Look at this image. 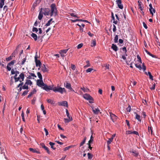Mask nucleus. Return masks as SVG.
Masks as SVG:
<instances>
[{"label": "nucleus", "mask_w": 160, "mask_h": 160, "mask_svg": "<svg viewBox=\"0 0 160 160\" xmlns=\"http://www.w3.org/2000/svg\"><path fill=\"white\" fill-rule=\"evenodd\" d=\"M28 90H25L23 92L22 94V96H24L27 94L28 92Z\"/></svg>", "instance_id": "nucleus-40"}, {"label": "nucleus", "mask_w": 160, "mask_h": 160, "mask_svg": "<svg viewBox=\"0 0 160 160\" xmlns=\"http://www.w3.org/2000/svg\"><path fill=\"white\" fill-rule=\"evenodd\" d=\"M83 45V44L82 43H80L78 44L77 46L78 49H80L82 47Z\"/></svg>", "instance_id": "nucleus-47"}, {"label": "nucleus", "mask_w": 160, "mask_h": 160, "mask_svg": "<svg viewBox=\"0 0 160 160\" xmlns=\"http://www.w3.org/2000/svg\"><path fill=\"white\" fill-rule=\"evenodd\" d=\"M135 66L136 67V68H138V69L139 70H141L142 69V67H141V65H140L139 64H138L137 63H135Z\"/></svg>", "instance_id": "nucleus-28"}, {"label": "nucleus", "mask_w": 160, "mask_h": 160, "mask_svg": "<svg viewBox=\"0 0 160 160\" xmlns=\"http://www.w3.org/2000/svg\"><path fill=\"white\" fill-rule=\"evenodd\" d=\"M96 40L95 39H93L92 40V42L91 44V46L92 47L96 45Z\"/></svg>", "instance_id": "nucleus-31"}, {"label": "nucleus", "mask_w": 160, "mask_h": 160, "mask_svg": "<svg viewBox=\"0 0 160 160\" xmlns=\"http://www.w3.org/2000/svg\"><path fill=\"white\" fill-rule=\"evenodd\" d=\"M13 53L12 55V56H9V57H8V58H6V60L8 61H9L10 60H11L12 59V57L13 56Z\"/></svg>", "instance_id": "nucleus-36"}, {"label": "nucleus", "mask_w": 160, "mask_h": 160, "mask_svg": "<svg viewBox=\"0 0 160 160\" xmlns=\"http://www.w3.org/2000/svg\"><path fill=\"white\" fill-rule=\"evenodd\" d=\"M37 4L36 3V2H34V3L32 5V7L34 8L38 4Z\"/></svg>", "instance_id": "nucleus-51"}, {"label": "nucleus", "mask_w": 160, "mask_h": 160, "mask_svg": "<svg viewBox=\"0 0 160 160\" xmlns=\"http://www.w3.org/2000/svg\"><path fill=\"white\" fill-rule=\"evenodd\" d=\"M129 152L132 153V155L135 157H137L139 155V152L135 150L131 149L129 150Z\"/></svg>", "instance_id": "nucleus-5"}, {"label": "nucleus", "mask_w": 160, "mask_h": 160, "mask_svg": "<svg viewBox=\"0 0 160 160\" xmlns=\"http://www.w3.org/2000/svg\"><path fill=\"white\" fill-rule=\"evenodd\" d=\"M142 69L143 70V71L144 72L145 71L146 69V66H145V65H144V63H143L142 64Z\"/></svg>", "instance_id": "nucleus-48"}, {"label": "nucleus", "mask_w": 160, "mask_h": 160, "mask_svg": "<svg viewBox=\"0 0 160 160\" xmlns=\"http://www.w3.org/2000/svg\"><path fill=\"white\" fill-rule=\"evenodd\" d=\"M43 13L42 12V8H41L40 10L39 14L38 16V18L39 20H41L42 18L43 17Z\"/></svg>", "instance_id": "nucleus-13"}, {"label": "nucleus", "mask_w": 160, "mask_h": 160, "mask_svg": "<svg viewBox=\"0 0 160 160\" xmlns=\"http://www.w3.org/2000/svg\"><path fill=\"white\" fill-rule=\"evenodd\" d=\"M52 18L50 19L48 22L46 24L45 26H48L50 25L51 23V22L52 21Z\"/></svg>", "instance_id": "nucleus-29"}, {"label": "nucleus", "mask_w": 160, "mask_h": 160, "mask_svg": "<svg viewBox=\"0 0 160 160\" xmlns=\"http://www.w3.org/2000/svg\"><path fill=\"white\" fill-rule=\"evenodd\" d=\"M81 89L83 90L84 92H87L88 91V89H85L84 88H81Z\"/></svg>", "instance_id": "nucleus-56"}, {"label": "nucleus", "mask_w": 160, "mask_h": 160, "mask_svg": "<svg viewBox=\"0 0 160 160\" xmlns=\"http://www.w3.org/2000/svg\"><path fill=\"white\" fill-rule=\"evenodd\" d=\"M155 84L154 83L152 87H151L150 88V89L151 90H154L155 88Z\"/></svg>", "instance_id": "nucleus-59"}, {"label": "nucleus", "mask_w": 160, "mask_h": 160, "mask_svg": "<svg viewBox=\"0 0 160 160\" xmlns=\"http://www.w3.org/2000/svg\"><path fill=\"white\" fill-rule=\"evenodd\" d=\"M37 85L38 87H41L43 89L45 90L47 92H48L52 89L51 86H47L46 84H44L42 81V80H37Z\"/></svg>", "instance_id": "nucleus-1"}, {"label": "nucleus", "mask_w": 160, "mask_h": 160, "mask_svg": "<svg viewBox=\"0 0 160 160\" xmlns=\"http://www.w3.org/2000/svg\"><path fill=\"white\" fill-rule=\"evenodd\" d=\"M10 66H9V65L8 64L7 66V68L9 71H10L11 70V68L10 67Z\"/></svg>", "instance_id": "nucleus-55"}, {"label": "nucleus", "mask_w": 160, "mask_h": 160, "mask_svg": "<svg viewBox=\"0 0 160 160\" xmlns=\"http://www.w3.org/2000/svg\"><path fill=\"white\" fill-rule=\"evenodd\" d=\"M122 50H123V51L124 52H125V53H126V52H127V50H126V47H123L122 48Z\"/></svg>", "instance_id": "nucleus-58"}, {"label": "nucleus", "mask_w": 160, "mask_h": 160, "mask_svg": "<svg viewBox=\"0 0 160 160\" xmlns=\"http://www.w3.org/2000/svg\"><path fill=\"white\" fill-rule=\"evenodd\" d=\"M148 130L149 132L150 131L151 132V134L152 135V128L151 127H148Z\"/></svg>", "instance_id": "nucleus-42"}, {"label": "nucleus", "mask_w": 160, "mask_h": 160, "mask_svg": "<svg viewBox=\"0 0 160 160\" xmlns=\"http://www.w3.org/2000/svg\"><path fill=\"white\" fill-rule=\"evenodd\" d=\"M44 148L45 149V150H46L47 151V153L48 154H50V152H49V149H48V148L46 146Z\"/></svg>", "instance_id": "nucleus-44"}, {"label": "nucleus", "mask_w": 160, "mask_h": 160, "mask_svg": "<svg viewBox=\"0 0 160 160\" xmlns=\"http://www.w3.org/2000/svg\"><path fill=\"white\" fill-rule=\"evenodd\" d=\"M83 97L85 99L88 100L90 99V98H91L92 97L89 94L86 93L83 95Z\"/></svg>", "instance_id": "nucleus-17"}, {"label": "nucleus", "mask_w": 160, "mask_h": 160, "mask_svg": "<svg viewBox=\"0 0 160 160\" xmlns=\"http://www.w3.org/2000/svg\"><path fill=\"white\" fill-rule=\"evenodd\" d=\"M51 12L50 14V16L53 15H56L57 13V10L56 8V5L55 4L53 3L51 5Z\"/></svg>", "instance_id": "nucleus-3"}, {"label": "nucleus", "mask_w": 160, "mask_h": 160, "mask_svg": "<svg viewBox=\"0 0 160 160\" xmlns=\"http://www.w3.org/2000/svg\"><path fill=\"white\" fill-rule=\"evenodd\" d=\"M21 83L19 84L18 86H17V88H18L19 87H22V85L23 84V82H21Z\"/></svg>", "instance_id": "nucleus-53"}, {"label": "nucleus", "mask_w": 160, "mask_h": 160, "mask_svg": "<svg viewBox=\"0 0 160 160\" xmlns=\"http://www.w3.org/2000/svg\"><path fill=\"white\" fill-rule=\"evenodd\" d=\"M138 3L139 9H140L141 11H142L143 10V5L142 2L140 0L138 1Z\"/></svg>", "instance_id": "nucleus-15"}, {"label": "nucleus", "mask_w": 160, "mask_h": 160, "mask_svg": "<svg viewBox=\"0 0 160 160\" xmlns=\"http://www.w3.org/2000/svg\"><path fill=\"white\" fill-rule=\"evenodd\" d=\"M92 70L93 69L92 68H88L86 70V72H91Z\"/></svg>", "instance_id": "nucleus-45"}, {"label": "nucleus", "mask_w": 160, "mask_h": 160, "mask_svg": "<svg viewBox=\"0 0 160 160\" xmlns=\"http://www.w3.org/2000/svg\"><path fill=\"white\" fill-rule=\"evenodd\" d=\"M86 63H87V65L84 66V67L85 68H86L90 66V63H89V61L87 60L86 61Z\"/></svg>", "instance_id": "nucleus-32"}, {"label": "nucleus", "mask_w": 160, "mask_h": 160, "mask_svg": "<svg viewBox=\"0 0 160 160\" xmlns=\"http://www.w3.org/2000/svg\"><path fill=\"white\" fill-rule=\"evenodd\" d=\"M70 14H71V16L72 17H74L75 18H78V17H77V16L76 15H75L74 13H72Z\"/></svg>", "instance_id": "nucleus-60"}, {"label": "nucleus", "mask_w": 160, "mask_h": 160, "mask_svg": "<svg viewBox=\"0 0 160 160\" xmlns=\"http://www.w3.org/2000/svg\"><path fill=\"white\" fill-rule=\"evenodd\" d=\"M38 57L36 56L35 57V61L36 63V66L38 67H39L41 68V63L39 60H38L37 59Z\"/></svg>", "instance_id": "nucleus-8"}, {"label": "nucleus", "mask_w": 160, "mask_h": 160, "mask_svg": "<svg viewBox=\"0 0 160 160\" xmlns=\"http://www.w3.org/2000/svg\"><path fill=\"white\" fill-rule=\"evenodd\" d=\"M149 11L150 13L152 15H153V13H155V11L154 9L153 8L152 5L151 3L149 4Z\"/></svg>", "instance_id": "nucleus-11"}, {"label": "nucleus", "mask_w": 160, "mask_h": 160, "mask_svg": "<svg viewBox=\"0 0 160 160\" xmlns=\"http://www.w3.org/2000/svg\"><path fill=\"white\" fill-rule=\"evenodd\" d=\"M143 26L145 28L147 29L148 28V27H147V26L146 24H145V22H143Z\"/></svg>", "instance_id": "nucleus-63"}, {"label": "nucleus", "mask_w": 160, "mask_h": 160, "mask_svg": "<svg viewBox=\"0 0 160 160\" xmlns=\"http://www.w3.org/2000/svg\"><path fill=\"white\" fill-rule=\"evenodd\" d=\"M22 88L23 89H27L28 90V85H27L26 84V83H25V84L22 86Z\"/></svg>", "instance_id": "nucleus-34"}, {"label": "nucleus", "mask_w": 160, "mask_h": 160, "mask_svg": "<svg viewBox=\"0 0 160 160\" xmlns=\"http://www.w3.org/2000/svg\"><path fill=\"white\" fill-rule=\"evenodd\" d=\"M118 35H115V37L114 38V42L115 43L118 42Z\"/></svg>", "instance_id": "nucleus-35"}, {"label": "nucleus", "mask_w": 160, "mask_h": 160, "mask_svg": "<svg viewBox=\"0 0 160 160\" xmlns=\"http://www.w3.org/2000/svg\"><path fill=\"white\" fill-rule=\"evenodd\" d=\"M32 31L33 32H35L36 33L38 32V28L35 27H33L32 29Z\"/></svg>", "instance_id": "nucleus-41"}, {"label": "nucleus", "mask_w": 160, "mask_h": 160, "mask_svg": "<svg viewBox=\"0 0 160 160\" xmlns=\"http://www.w3.org/2000/svg\"><path fill=\"white\" fill-rule=\"evenodd\" d=\"M93 137L92 135H91V137H90V139L88 141L89 143H91L93 141Z\"/></svg>", "instance_id": "nucleus-43"}, {"label": "nucleus", "mask_w": 160, "mask_h": 160, "mask_svg": "<svg viewBox=\"0 0 160 160\" xmlns=\"http://www.w3.org/2000/svg\"><path fill=\"white\" fill-rule=\"evenodd\" d=\"M68 50V49L60 50L59 53L61 54V56L63 57L65 56V54L66 53Z\"/></svg>", "instance_id": "nucleus-9"}, {"label": "nucleus", "mask_w": 160, "mask_h": 160, "mask_svg": "<svg viewBox=\"0 0 160 160\" xmlns=\"http://www.w3.org/2000/svg\"><path fill=\"white\" fill-rule=\"evenodd\" d=\"M75 66L74 65L72 64L71 65V68L73 70H74L75 69Z\"/></svg>", "instance_id": "nucleus-64"}, {"label": "nucleus", "mask_w": 160, "mask_h": 160, "mask_svg": "<svg viewBox=\"0 0 160 160\" xmlns=\"http://www.w3.org/2000/svg\"><path fill=\"white\" fill-rule=\"evenodd\" d=\"M36 92V90L35 89H34L31 92H30V94L32 95L34 94H35Z\"/></svg>", "instance_id": "nucleus-46"}, {"label": "nucleus", "mask_w": 160, "mask_h": 160, "mask_svg": "<svg viewBox=\"0 0 160 160\" xmlns=\"http://www.w3.org/2000/svg\"><path fill=\"white\" fill-rule=\"evenodd\" d=\"M50 12L49 9L48 8H42V12L44 15L45 16H48Z\"/></svg>", "instance_id": "nucleus-7"}, {"label": "nucleus", "mask_w": 160, "mask_h": 160, "mask_svg": "<svg viewBox=\"0 0 160 160\" xmlns=\"http://www.w3.org/2000/svg\"><path fill=\"white\" fill-rule=\"evenodd\" d=\"M86 139V137H85L84 138L83 140L80 143V147L82 146L85 143Z\"/></svg>", "instance_id": "nucleus-26"}, {"label": "nucleus", "mask_w": 160, "mask_h": 160, "mask_svg": "<svg viewBox=\"0 0 160 160\" xmlns=\"http://www.w3.org/2000/svg\"><path fill=\"white\" fill-rule=\"evenodd\" d=\"M47 101L48 103H53V101H52V100L50 99H48L47 100Z\"/></svg>", "instance_id": "nucleus-54"}, {"label": "nucleus", "mask_w": 160, "mask_h": 160, "mask_svg": "<svg viewBox=\"0 0 160 160\" xmlns=\"http://www.w3.org/2000/svg\"><path fill=\"white\" fill-rule=\"evenodd\" d=\"M31 36L34 38L35 41H36L37 40V36L36 34L32 33L31 34Z\"/></svg>", "instance_id": "nucleus-23"}, {"label": "nucleus", "mask_w": 160, "mask_h": 160, "mask_svg": "<svg viewBox=\"0 0 160 160\" xmlns=\"http://www.w3.org/2000/svg\"><path fill=\"white\" fill-rule=\"evenodd\" d=\"M29 150L32 152L36 153L38 154H40V152L39 151H37L35 149H34L32 148H29Z\"/></svg>", "instance_id": "nucleus-16"}, {"label": "nucleus", "mask_w": 160, "mask_h": 160, "mask_svg": "<svg viewBox=\"0 0 160 160\" xmlns=\"http://www.w3.org/2000/svg\"><path fill=\"white\" fill-rule=\"evenodd\" d=\"M52 89L50 90H52L54 92H58L62 94L64 92H66L65 89L64 88H62L61 87H54L53 88V86H51Z\"/></svg>", "instance_id": "nucleus-2"}, {"label": "nucleus", "mask_w": 160, "mask_h": 160, "mask_svg": "<svg viewBox=\"0 0 160 160\" xmlns=\"http://www.w3.org/2000/svg\"><path fill=\"white\" fill-rule=\"evenodd\" d=\"M29 74L31 76L36 77V76L34 73H30Z\"/></svg>", "instance_id": "nucleus-62"}, {"label": "nucleus", "mask_w": 160, "mask_h": 160, "mask_svg": "<svg viewBox=\"0 0 160 160\" xmlns=\"http://www.w3.org/2000/svg\"><path fill=\"white\" fill-rule=\"evenodd\" d=\"M5 0H0V8H2L5 4Z\"/></svg>", "instance_id": "nucleus-21"}, {"label": "nucleus", "mask_w": 160, "mask_h": 160, "mask_svg": "<svg viewBox=\"0 0 160 160\" xmlns=\"http://www.w3.org/2000/svg\"><path fill=\"white\" fill-rule=\"evenodd\" d=\"M112 138H110L108 139V140L107 142V145H109L110 144L111 142H112L113 141Z\"/></svg>", "instance_id": "nucleus-30"}, {"label": "nucleus", "mask_w": 160, "mask_h": 160, "mask_svg": "<svg viewBox=\"0 0 160 160\" xmlns=\"http://www.w3.org/2000/svg\"><path fill=\"white\" fill-rule=\"evenodd\" d=\"M41 70L43 72H47L48 71V69L46 68L44 64H43L42 66Z\"/></svg>", "instance_id": "nucleus-19"}, {"label": "nucleus", "mask_w": 160, "mask_h": 160, "mask_svg": "<svg viewBox=\"0 0 160 160\" xmlns=\"http://www.w3.org/2000/svg\"><path fill=\"white\" fill-rule=\"evenodd\" d=\"M111 48L114 51L116 52L118 50V47L116 45L112 44V45Z\"/></svg>", "instance_id": "nucleus-18"}, {"label": "nucleus", "mask_w": 160, "mask_h": 160, "mask_svg": "<svg viewBox=\"0 0 160 160\" xmlns=\"http://www.w3.org/2000/svg\"><path fill=\"white\" fill-rule=\"evenodd\" d=\"M19 78L20 82H21L22 81H23L24 78V75L23 73H21L19 75Z\"/></svg>", "instance_id": "nucleus-14"}, {"label": "nucleus", "mask_w": 160, "mask_h": 160, "mask_svg": "<svg viewBox=\"0 0 160 160\" xmlns=\"http://www.w3.org/2000/svg\"><path fill=\"white\" fill-rule=\"evenodd\" d=\"M88 100L89 103H93V99L92 97H91V98H90V99Z\"/></svg>", "instance_id": "nucleus-49"}, {"label": "nucleus", "mask_w": 160, "mask_h": 160, "mask_svg": "<svg viewBox=\"0 0 160 160\" xmlns=\"http://www.w3.org/2000/svg\"><path fill=\"white\" fill-rule=\"evenodd\" d=\"M37 75H38V77L40 79L39 80H42V75L40 72H37Z\"/></svg>", "instance_id": "nucleus-33"}, {"label": "nucleus", "mask_w": 160, "mask_h": 160, "mask_svg": "<svg viewBox=\"0 0 160 160\" xmlns=\"http://www.w3.org/2000/svg\"><path fill=\"white\" fill-rule=\"evenodd\" d=\"M26 58H24L23 59H22V62H21V64L22 65H23L25 63V62L26 61Z\"/></svg>", "instance_id": "nucleus-52"}, {"label": "nucleus", "mask_w": 160, "mask_h": 160, "mask_svg": "<svg viewBox=\"0 0 160 160\" xmlns=\"http://www.w3.org/2000/svg\"><path fill=\"white\" fill-rule=\"evenodd\" d=\"M59 105L64 107L66 106L67 107L68 103L67 101H64L59 103Z\"/></svg>", "instance_id": "nucleus-20"}, {"label": "nucleus", "mask_w": 160, "mask_h": 160, "mask_svg": "<svg viewBox=\"0 0 160 160\" xmlns=\"http://www.w3.org/2000/svg\"><path fill=\"white\" fill-rule=\"evenodd\" d=\"M116 2L118 8L121 9H122L123 8V6L122 4L121 0H116Z\"/></svg>", "instance_id": "nucleus-10"}, {"label": "nucleus", "mask_w": 160, "mask_h": 160, "mask_svg": "<svg viewBox=\"0 0 160 160\" xmlns=\"http://www.w3.org/2000/svg\"><path fill=\"white\" fill-rule=\"evenodd\" d=\"M148 75L149 76L150 79L152 80H153V77L151 75V73L150 72H148Z\"/></svg>", "instance_id": "nucleus-37"}, {"label": "nucleus", "mask_w": 160, "mask_h": 160, "mask_svg": "<svg viewBox=\"0 0 160 160\" xmlns=\"http://www.w3.org/2000/svg\"><path fill=\"white\" fill-rule=\"evenodd\" d=\"M113 31L114 32H115L116 31V28L115 25L114 24L113 25Z\"/></svg>", "instance_id": "nucleus-57"}, {"label": "nucleus", "mask_w": 160, "mask_h": 160, "mask_svg": "<svg viewBox=\"0 0 160 160\" xmlns=\"http://www.w3.org/2000/svg\"><path fill=\"white\" fill-rule=\"evenodd\" d=\"M111 118L113 122H114L117 119L118 117L115 114L109 112Z\"/></svg>", "instance_id": "nucleus-6"}, {"label": "nucleus", "mask_w": 160, "mask_h": 160, "mask_svg": "<svg viewBox=\"0 0 160 160\" xmlns=\"http://www.w3.org/2000/svg\"><path fill=\"white\" fill-rule=\"evenodd\" d=\"M26 84L27 85H29L30 86L32 85V82L30 80L28 79H26Z\"/></svg>", "instance_id": "nucleus-22"}, {"label": "nucleus", "mask_w": 160, "mask_h": 160, "mask_svg": "<svg viewBox=\"0 0 160 160\" xmlns=\"http://www.w3.org/2000/svg\"><path fill=\"white\" fill-rule=\"evenodd\" d=\"M66 113L68 118H64V121L65 122L67 123L72 121V118L71 116L70 117L68 111H66Z\"/></svg>", "instance_id": "nucleus-4"}, {"label": "nucleus", "mask_w": 160, "mask_h": 160, "mask_svg": "<svg viewBox=\"0 0 160 160\" xmlns=\"http://www.w3.org/2000/svg\"><path fill=\"white\" fill-rule=\"evenodd\" d=\"M11 73L12 75L15 74V71L13 69H12L11 70Z\"/></svg>", "instance_id": "nucleus-61"}, {"label": "nucleus", "mask_w": 160, "mask_h": 160, "mask_svg": "<svg viewBox=\"0 0 160 160\" xmlns=\"http://www.w3.org/2000/svg\"><path fill=\"white\" fill-rule=\"evenodd\" d=\"M135 113L136 114V115L135 118V119H137V120H138V121L141 122V120L140 119V115H138L137 113H136L135 112Z\"/></svg>", "instance_id": "nucleus-24"}, {"label": "nucleus", "mask_w": 160, "mask_h": 160, "mask_svg": "<svg viewBox=\"0 0 160 160\" xmlns=\"http://www.w3.org/2000/svg\"><path fill=\"white\" fill-rule=\"evenodd\" d=\"M72 145H71V146H68V147H65V148H64V150L65 151H67V150H68L69 148H70L72 147Z\"/></svg>", "instance_id": "nucleus-39"}, {"label": "nucleus", "mask_w": 160, "mask_h": 160, "mask_svg": "<svg viewBox=\"0 0 160 160\" xmlns=\"http://www.w3.org/2000/svg\"><path fill=\"white\" fill-rule=\"evenodd\" d=\"M49 145L51 146V148L53 149V150H55L56 149V147L54 146V145H55V143H54L52 142H50L49 143Z\"/></svg>", "instance_id": "nucleus-25"}, {"label": "nucleus", "mask_w": 160, "mask_h": 160, "mask_svg": "<svg viewBox=\"0 0 160 160\" xmlns=\"http://www.w3.org/2000/svg\"><path fill=\"white\" fill-rule=\"evenodd\" d=\"M15 62L16 61L15 60H13L12 61H11L10 62H9L8 64V65H9V66H13Z\"/></svg>", "instance_id": "nucleus-27"}, {"label": "nucleus", "mask_w": 160, "mask_h": 160, "mask_svg": "<svg viewBox=\"0 0 160 160\" xmlns=\"http://www.w3.org/2000/svg\"><path fill=\"white\" fill-rule=\"evenodd\" d=\"M87 155L88 156V158L89 159H91L92 157V155L91 154V153H88L87 154Z\"/></svg>", "instance_id": "nucleus-38"}, {"label": "nucleus", "mask_w": 160, "mask_h": 160, "mask_svg": "<svg viewBox=\"0 0 160 160\" xmlns=\"http://www.w3.org/2000/svg\"><path fill=\"white\" fill-rule=\"evenodd\" d=\"M65 87L71 90V91H74V90L72 89L71 87V84L68 82H66V84H64Z\"/></svg>", "instance_id": "nucleus-12"}, {"label": "nucleus", "mask_w": 160, "mask_h": 160, "mask_svg": "<svg viewBox=\"0 0 160 160\" xmlns=\"http://www.w3.org/2000/svg\"><path fill=\"white\" fill-rule=\"evenodd\" d=\"M44 131H45V132L46 135V136L48 135V131L47 129L46 128H44Z\"/></svg>", "instance_id": "nucleus-50"}]
</instances>
